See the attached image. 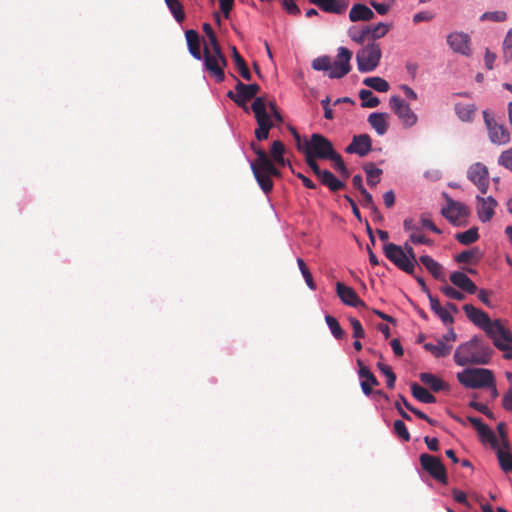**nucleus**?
<instances>
[{"instance_id": "f257e3e1", "label": "nucleus", "mask_w": 512, "mask_h": 512, "mask_svg": "<svg viewBox=\"0 0 512 512\" xmlns=\"http://www.w3.org/2000/svg\"><path fill=\"white\" fill-rule=\"evenodd\" d=\"M492 355L493 349L489 343L482 336L475 335L456 348L453 358L458 366L487 365Z\"/></svg>"}, {"instance_id": "f03ea898", "label": "nucleus", "mask_w": 512, "mask_h": 512, "mask_svg": "<svg viewBox=\"0 0 512 512\" xmlns=\"http://www.w3.org/2000/svg\"><path fill=\"white\" fill-rule=\"evenodd\" d=\"M268 107L271 114L266 110V101L263 97L255 98L251 105L258 126L254 132L255 138L258 141L266 140L269 136L270 129L275 123L280 124L283 122V117L277 109L276 103L270 101Z\"/></svg>"}, {"instance_id": "7ed1b4c3", "label": "nucleus", "mask_w": 512, "mask_h": 512, "mask_svg": "<svg viewBox=\"0 0 512 512\" xmlns=\"http://www.w3.org/2000/svg\"><path fill=\"white\" fill-rule=\"evenodd\" d=\"M251 149L256 154L257 158L251 162V170L254 177L264 193L268 194L273 189V181L271 177H280L281 172L269 158L265 150L252 142Z\"/></svg>"}, {"instance_id": "20e7f679", "label": "nucleus", "mask_w": 512, "mask_h": 512, "mask_svg": "<svg viewBox=\"0 0 512 512\" xmlns=\"http://www.w3.org/2000/svg\"><path fill=\"white\" fill-rule=\"evenodd\" d=\"M463 310L467 318L482 329L490 339L495 338V335H501L505 341L512 342V333L502 324L501 320H491L486 312L472 304H465Z\"/></svg>"}, {"instance_id": "39448f33", "label": "nucleus", "mask_w": 512, "mask_h": 512, "mask_svg": "<svg viewBox=\"0 0 512 512\" xmlns=\"http://www.w3.org/2000/svg\"><path fill=\"white\" fill-rule=\"evenodd\" d=\"M457 380L465 388L481 389L494 385V374L485 368H466L457 373Z\"/></svg>"}, {"instance_id": "423d86ee", "label": "nucleus", "mask_w": 512, "mask_h": 512, "mask_svg": "<svg viewBox=\"0 0 512 512\" xmlns=\"http://www.w3.org/2000/svg\"><path fill=\"white\" fill-rule=\"evenodd\" d=\"M205 71L215 78L217 82H223L225 79L224 69L228 62L223 52H211L208 44H204L202 59Z\"/></svg>"}, {"instance_id": "0eeeda50", "label": "nucleus", "mask_w": 512, "mask_h": 512, "mask_svg": "<svg viewBox=\"0 0 512 512\" xmlns=\"http://www.w3.org/2000/svg\"><path fill=\"white\" fill-rule=\"evenodd\" d=\"M382 51L380 44L376 42L368 43L356 54L357 68L361 73L374 71L381 60Z\"/></svg>"}, {"instance_id": "6e6552de", "label": "nucleus", "mask_w": 512, "mask_h": 512, "mask_svg": "<svg viewBox=\"0 0 512 512\" xmlns=\"http://www.w3.org/2000/svg\"><path fill=\"white\" fill-rule=\"evenodd\" d=\"M334 151L333 145L328 138L321 134L314 133L311 135L309 141H304L302 153L309 152L310 155L318 157L319 159L328 160Z\"/></svg>"}, {"instance_id": "1a4fd4ad", "label": "nucleus", "mask_w": 512, "mask_h": 512, "mask_svg": "<svg viewBox=\"0 0 512 512\" xmlns=\"http://www.w3.org/2000/svg\"><path fill=\"white\" fill-rule=\"evenodd\" d=\"M419 462L422 469L433 479L442 484L448 483L447 471L440 458L427 453H422L419 457Z\"/></svg>"}, {"instance_id": "9d476101", "label": "nucleus", "mask_w": 512, "mask_h": 512, "mask_svg": "<svg viewBox=\"0 0 512 512\" xmlns=\"http://www.w3.org/2000/svg\"><path fill=\"white\" fill-rule=\"evenodd\" d=\"M383 251L386 258H388L398 269L409 275H414V264L409 261L407 254L401 246L394 243H387L384 245Z\"/></svg>"}, {"instance_id": "9b49d317", "label": "nucleus", "mask_w": 512, "mask_h": 512, "mask_svg": "<svg viewBox=\"0 0 512 512\" xmlns=\"http://www.w3.org/2000/svg\"><path fill=\"white\" fill-rule=\"evenodd\" d=\"M260 91V86L256 83L244 84L241 81H237L235 86V92L228 91L227 97L233 100L239 107H242L245 111H248L246 103L253 98Z\"/></svg>"}, {"instance_id": "f8f14e48", "label": "nucleus", "mask_w": 512, "mask_h": 512, "mask_svg": "<svg viewBox=\"0 0 512 512\" xmlns=\"http://www.w3.org/2000/svg\"><path fill=\"white\" fill-rule=\"evenodd\" d=\"M485 125L488 129L489 139L497 145H505L510 141V133L504 125L498 124L488 111L483 112Z\"/></svg>"}, {"instance_id": "ddd939ff", "label": "nucleus", "mask_w": 512, "mask_h": 512, "mask_svg": "<svg viewBox=\"0 0 512 512\" xmlns=\"http://www.w3.org/2000/svg\"><path fill=\"white\" fill-rule=\"evenodd\" d=\"M391 110L398 116L405 127H412L417 122V115L399 96H392L389 101Z\"/></svg>"}, {"instance_id": "4468645a", "label": "nucleus", "mask_w": 512, "mask_h": 512, "mask_svg": "<svg viewBox=\"0 0 512 512\" xmlns=\"http://www.w3.org/2000/svg\"><path fill=\"white\" fill-rule=\"evenodd\" d=\"M352 52L346 47H339L337 59L332 62V68L329 72L331 79H340L347 75L351 70L350 60Z\"/></svg>"}, {"instance_id": "2eb2a0df", "label": "nucleus", "mask_w": 512, "mask_h": 512, "mask_svg": "<svg viewBox=\"0 0 512 512\" xmlns=\"http://www.w3.org/2000/svg\"><path fill=\"white\" fill-rule=\"evenodd\" d=\"M468 179L473 182L482 194H486L489 188V172L482 163L472 164L467 171Z\"/></svg>"}, {"instance_id": "dca6fc26", "label": "nucleus", "mask_w": 512, "mask_h": 512, "mask_svg": "<svg viewBox=\"0 0 512 512\" xmlns=\"http://www.w3.org/2000/svg\"><path fill=\"white\" fill-rule=\"evenodd\" d=\"M468 214L469 209L466 205L453 200H449L447 207L442 209V215L455 226L462 225Z\"/></svg>"}, {"instance_id": "f3484780", "label": "nucleus", "mask_w": 512, "mask_h": 512, "mask_svg": "<svg viewBox=\"0 0 512 512\" xmlns=\"http://www.w3.org/2000/svg\"><path fill=\"white\" fill-rule=\"evenodd\" d=\"M447 44L450 48L458 54L464 56L471 55L470 37L463 32H453L447 36Z\"/></svg>"}, {"instance_id": "a211bd4d", "label": "nucleus", "mask_w": 512, "mask_h": 512, "mask_svg": "<svg viewBox=\"0 0 512 512\" xmlns=\"http://www.w3.org/2000/svg\"><path fill=\"white\" fill-rule=\"evenodd\" d=\"M372 149V140L368 134L355 135L351 143L345 148L349 154H357L360 157L366 156Z\"/></svg>"}, {"instance_id": "6ab92c4d", "label": "nucleus", "mask_w": 512, "mask_h": 512, "mask_svg": "<svg viewBox=\"0 0 512 512\" xmlns=\"http://www.w3.org/2000/svg\"><path fill=\"white\" fill-rule=\"evenodd\" d=\"M336 292L341 301L351 307H366L365 303L360 299L355 290L341 282L336 284Z\"/></svg>"}, {"instance_id": "aec40b11", "label": "nucleus", "mask_w": 512, "mask_h": 512, "mask_svg": "<svg viewBox=\"0 0 512 512\" xmlns=\"http://www.w3.org/2000/svg\"><path fill=\"white\" fill-rule=\"evenodd\" d=\"M477 215L482 222L490 221L494 216V210L497 206V201L492 197L488 196L486 198L477 196Z\"/></svg>"}, {"instance_id": "412c9836", "label": "nucleus", "mask_w": 512, "mask_h": 512, "mask_svg": "<svg viewBox=\"0 0 512 512\" xmlns=\"http://www.w3.org/2000/svg\"><path fill=\"white\" fill-rule=\"evenodd\" d=\"M357 364L359 366V377L364 379L361 381V389L366 396H369L373 393L372 386H378L379 382L361 360L358 359Z\"/></svg>"}, {"instance_id": "4be33fe9", "label": "nucleus", "mask_w": 512, "mask_h": 512, "mask_svg": "<svg viewBox=\"0 0 512 512\" xmlns=\"http://www.w3.org/2000/svg\"><path fill=\"white\" fill-rule=\"evenodd\" d=\"M326 13L342 14L349 6L348 0H310Z\"/></svg>"}, {"instance_id": "5701e85b", "label": "nucleus", "mask_w": 512, "mask_h": 512, "mask_svg": "<svg viewBox=\"0 0 512 512\" xmlns=\"http://www.w3.org/2000/svg\"><path fill=\"white\" fill-rule=\"evenodd\" d=\"M451 283L468 294H474L478 291L475 283L463 272L455 271L449 277Z\"/></svg>"}, {"instance_id": "b1692460", "label": "nucleus", "mask_w": 512, "mask_h": 512, "mask_svg": "<svg viewBox=\"0 0 512 512\" xmlns=\"http://www.w3.org/2000/svg\"><path fill=\"white\" fill-rule=\"evenodd\" d=\"M419 261L427 269V271L437 280L446 283V277L443 266L429 255H422Z\"/></svg>"}, {"instance_id": "393cba45", "label": "nucleus", "mask_w": 512, "mask_h": 512, "mask_svg": "<svg viewBox=\"0 0 512 512\" xmlns=\"http://www.w3.org/2000/svg\"><path fill=\"white\" fill-rule=\"evenodd\" d=\"M374 17V12L362 3L354 4L349 12V19L351 22L370 21Z\"/></svg>"}, {"instance_id": "a878e982", "label": "nucleus", "mask_w": 512, "mask_h": 512, "mask_svg": "<svg viewBox=\"0 0 512 512\" xmlns=\"http://www.w3.org/2000/svg\"><path fill=\"white\" fill-rule=\"evenodd\" d=\"M185 37L190 54L195 59L201 60L203 53L201 52L199 34L195 30L190 29L185 32Z\"/></svg>"}, {"instance_id": "bb28decb", "label": "nucleus", "mask_w": 512, "mask_h": 512, "mask_svg": "<svg viewBox=\"0 0 512 512\" xmlns=\"http://www.w3.org/2000/svg\"><path fill=\"white\" fill-rule=\"evenodd\" d=\"M423 347L436 358L446 357L451 353L452 350V345L444 343L443 340L439 339H437L435 343H425Z\"/></svg>"}, {"instance_id": "cd10ccee", "label": "nucleus", "mask_w": 512, "mask_h": 512, "mask_svg": "<svg viewBox=\"0 0 512 512\" xmlns=\"http://www.w3.org/2000/svg\"><path fill=\"white\" fill-rule=\"evenodd\" d=\"M431 310L442 320L444 324H452L454 319L446 308H443L439 300L431 293H428Z\"/></svg>"}, {"instance_id": "c85d7f7f", "label": "nucleus", "mask_w": 512, "mask_h": 512, "mask_svg": "<svg viewBox=\"0 0 512 512\" xmlns=\"http://www.w3.org/2000/svg\"><path fill=\"white\" fill-rule=\"evenodd\" d=\"M388 115L386 113H372L368 122L378 135H384L388 130Z\"/></svg>"}, {"instance_id": "c756f323", "label": "nucleus", "mask_w": 512, "mask_h": 512, "mask_svg": "<svg viewBox=\"0 0 512 512\" xmlns=\"http://www.w3.org/2000/svg\"><path fill=\"white\" fill-rule=\"evenodd\" d=\"M419 377H420V380L424 384L428 385L434 392L443 391V390L447 389V387H448V385L443 380H441L440 378H438L437 376H435L432 373L424 372V373H421L419 375Z\"/></svg>"}, {"instance_id": "7c9ffc66", "label": "nucleus", "mask_w": 512, "mask_h": 512, "mask_svg": "<svg viewBox=\"0 0 512 512\" xmlns=\"http://www.w3.org/2000/svg\"><path fill=\"white\" fill-rule=\"evenodd\" d=\"M317 178L322 185L327 186L332 192H336L345 186L343 182L337 179L334 174L328 170H324Z\"/></svg>"}, {"instance_id": "2f4dec72", "label": "nucleus", "mask_w": 512, "mask_h": 512, "mask_svg": "<svg viewBox=\"0 0 512 512\" xmlns=\"http://www.w3.org/2000/svg\"><path fill=\"white\" fill-rule=\"evenodd\" d=\"M411 392L412 395L422 403L430 404L436 402L435 396L417 383L411 384Z\"/></svg>"}, {"instance_id": "473e14b6", "label": "nucleus", "mask_w": 512, "mask_h": 512, "mask_svg": "<svg viewBox=\"0 0 512 512\" xmlns=\"http://www.w3.org/2000/svg\"><path fill=\"white\" fill-rule=\"evenodd\" d=\"M232 58L235 62V65H236L240 75L247 81L251 80L250 70H249L244 58L239 54V52L235 46L232 47Z\"/></svg>"}, {"instance_id": "72a5a7b5", "label": "nucleus", "mask_w": 512, "mask_h": 512, "mask_svg": "<svg viewBox=\"0 0 512 512\" xmlns=\"http://www.w3.org/2000/svg\"><path fill=\"white\" fill-rule=\"evenodd\" d=\"M476 107L473 104H456L455 112L461 121H471L475 115Z\"/></svg>"}, {"instance_id": "f704fd0d", "label": "nucleus", "mask_w": 512, "mask_h": 512, "mask_svg": "<svg viewBox=\"0 0 512 512\" xmlns=\"http://www.w3.org/2000/svg\"><path fill=\"white\" fill-rule=\"evenodd\" d=\"M363 84L378 92H387L390 88L389 83L385 79L378 76L365 78L363 80Z\"/></svg>"}, {"instance_id": "c9c22d12", "label": "nucleus", "mask_w": 512, "mask_h": 512, "mask_svg": "<svg viewBox=\"0 0 512 512\" xmlns=\"http://www.w3.org/2000/svg\"><path fill=\"white\" fill-rule=\"evenodd\" d=\"M366 175H367V183L370 186H375L380 182V176L383 171L377 168L373 163H367L363 167Z\"/></svg>"}, {"instance_id": "e433bc0d", "label": "nucleus", "mask_w": 512, "mask_h": 512, "mask_svg": "<svg viewBox=\"0 0 512 512\" xmlns=\"http://www.w3.org/2000/svg\"><path fill=\"white\" fill-rule=\"evenodd\" d=\"M391 24L380 22L376 25H367L372 42L384 37L391 29Z\"/></svg>"}, {"instance_id": "4c0bfd02", "label": "nucleus", "mask_w": 512, "mask_h": 512, "mask_svg": "<svg viewBox=\"0 0 512 512\" xmlns=\"http://www.w3.org/2000/svg\"><path fill=\"white\" fill-rule=\"evenodd\" d=\"M495 450L501 469L506 473L512 472V454L509 451H504L499 446Z\"/></svg>"}, {"instance_id": "58836bf2", "label": "nucleus", "mask_w": 512, "mask_h": 512, "mask_svg": "<svg viewBox=\"0 0 512 512\" xmlns=\"http://www.w3.org/2000/svg\"><path fill=\"white\" fill-rule=\"evenodd\" d=\"M491 340L498 350L504 352V359L512 360V345H510L512 342L505 341L501 335H495V338H492Z\"/></svg>"}, {"instance_id": "ea45409f", "label": "nucleus", "mask_w": 512, "mask_h": 512, "mask_svg": "<svg viewBox=\"0 0 512 512\" xmlns=\"http://www.w3.org/2000/svg\"><path fill=\"white\" fill-rule=\"evenodd\" d=\"M455 238L463 245H470L479 239L478 229L472 227L465 232L457 233Z\"/></svg>"}, {"instance_id": "a19ab883", "label": "nucleus", "mask_w": 512, "mask_h": 512, "mask_svg": "<svg viewBox=\"0 0 512 512\" xmlns=\"http://www.w3.org/2000/svg\"><path fill=\"white\" fill-rule=\"evenodd\" d=\"M167 7L178 23H182L185 19L183 5L179 0H165Z\"/></svg>"}, {"instance_id": "79ce46f5", "label": "nucleus", "mask_w": 512, "mask_h": 512, "mask_svg": "<svg viewBox=\"0 0 512 512\" xmlns=\"http://www.w3.org/2000/svg\"><path fill=\"white\" fill-rule=\"evenodd\" d=\"M477 432L482 442L489 443L493 449L499 446L495 433L486 424Z\"/></svg>"}, {"instance_id": "37998d69", "label": "nucleus", "mask_w": 512, "mask_h": 512, "mask_svg": "<svg viewBox=\"0 0 512 512\" xmlns=\"http://www.w3.org/2000/svg\"><path fill=\"white\" fill-rule=\"evenodd\" d=\"M359 98L362 101V107L375 108L380 104L379 98L374 96L373 93L367 89L359 91Z\"/></svg>"}, {"instance_id": "c03bdc74", "label": "nucleus", "mask_w": 512, "mask_h": 512, "mask_svg": "<svg viewBox=\"0 0 512 512\" xmlns=\"http://www.w3.org/2000/svg\"><path fill=\"white\" fill-rule=\"evenodd\" d=\"M325 321L332 333V335L336 338V339H342L344 337V331L343 329L341 328L338 320L331 316V315H326L325 316Z\"/></svg>"}, {"instance_id": "a18cd8bd", "label": "nucleus", "mask_w": 512, "mask_h": 512, "mask_svg": "<svg viewBox=\"0 0 512 512\" xmlns=\"http://www.w3.org/2000/svg\"><path fill=\"white\" fill-rule=\"evenodd\" d=\"M328 160H331L333 161L334 163V168L344 177V178H348L349 175H350V172L349 170L347 169L341 155L339 153H337L336 151L333 152V154L331 155V157L328 158Z\"/></svg>"}, {"instance_id": "49530a36", "label": "nucleus", "mask_w": 512, "mask_h": 512, "mask_svg": "<svg viewBox=\"0 0 512 512\" xmlns=\"http://www.w3.org/2000/svg\"><path fill=\"white\" fill-rule=\"evenodd\" d=\"M440 291L446 297L453 299V300L462 301L465 299V294L463 293V291H459V290L455 289L454 287L448 285L447 282L444 283V285H442L440 287Z\"/></svg>"}, {"instance_id": "de8ad7c7", "label": "nucleus", "mask_w": 512, "mask_h": 512, "mask_svg": "<svg viewBox=\"0 0 512 512\" xmlns=\"http://www.w3.org/2000/svg\"><path fill=\"white\" fill-rule=\"evenodd\" d=\"M297 264L299 266V269L301 271V274L307 284V286L311 289V290H315L316 289V284L313 280V277H312V274L311 272L309 271L308 267L306 266L305 262L303 261L302 258H298L297 259Z\"/></svg>"}, {"instance_id": "09e8293b", "label": "nucleus", "mask_w": 512, "mask_h": 512, "mask_svg": "<svg viewBox=\"0 0 512 512\" xmlns=\"http://www.w3.org/2000/svg\"><path fill=\"white\" fill-rule=\"evenodd\" d=\"M312 68L316 71H329L332 68V60L329 56H322L312 61Z\"/></svg>"}, {"instance_id": "8fccbe9b", "label": "nucleus", "mask_w": 512, "mask_h": 512, "mask_svg": "<svg viewBox=\"0 0 512 512\" xmlns=\"http://www.w3.org/2000/svg\"><path fill=\"white\" fill-rule=\"evenodd\" d=\"M507 19L505 11H489L481 15V21L504 22Z\"/></svg>"}, {"instance_id": "3c124183", "label": "nucleus", "mask_w": 512, "mask_h": 512, "mask_svg": "<svg viewBox=\"0 0 512 512\" xmlns=\"http://www.w3.org/2000/svg\"><path fill=\"white\" fill-rule=\"evenodd\" d=\"M395 434L401 438L403 441L408 442L410 440V433L405 425V423L401 420H395L393 424Z\"/></svg>"}, {"instance_id": "603ef678", "label": "nucleus", "mask_w": 512, "mask_h": 512, "mask_svg": "<svg viewBox=\"0 0 512 512\" xmlns=\"http://www.w3.org/2000/svg\"><path fill=\"white\" fill-rule=\"evenodd\" d=\"M503 57L506 61L512 60V28L507 32L503 41Z\"/></svg>"}, {"instance_id": "864d4df0", "label": "nucleus", "mask_w": 512, "mask_h": 512, "mask_svg": "<svg viewBox=\"0 0 512 512\" xmlns=\"http://www.w3.org/2000/svg\"><path fill=\"white\" fill-rule=\"evenodd\" d=\"M408 241H410L411 243L416 244V245L417 244H423V245H427V246L434 245V241L432 239L426 237L425 235L421 234L420 232L419 233H416V232L410 233Z\"/></svg>"}, {"instance_id": "5fc2aeb1", "label": "nucleus", "mask_w": 512, "mask_h": 512, "mask_svg": "<svg viewBox=\"0 0 512 512\" xmlns=\"http://www.w3.org/2000/svg\"><path fill=\"white\" fill-rule=\"evenodd\" d=\"M498 163L512 172V147L501 153Z\"/></svg>"}, {"instance_id": "6e6d98bb", "label": "nucleus", "mask_w": 512, "mask_h": 512, "mask_svg": "<svg viewBox=\"0 0 512 512\" xmlns=\"http://www.w3.org/2000/svg\"><path fill=\"white\" fill-rule=\"evenodd\" d=\"M285 153V146L280 140H275L272 142L271 149H270V155L272 160H276L280 156L284 155Z\"/></svg>"}, {"instance_id": "4d7b16f0", "label": "nucleus", "mask_w": 512, "mask_h": 512, "mask_svg": "<svg viewBox=\"0 0 512 512\" xmlns=\"http://www.w3.org/2000/svg\"><path fill=\"white\" fill-rule=\"evenodd\" d=\"M349 322L352 326V329H353V337L355 339H361V338H364L365 337V332H364V329L362 327V324L361 322L354 318V317H350L349 318Z\"/></svg>"}, {"instance_id": "13d9d810", "label": "nucleus", "mask_w": 512, "mask_h": 512, "mask_svg": "<svg viewBox=\"0 0 512 512\" xmlns=\"http://www.w3.org/2000/svg\"><path fill=\"white\" fill-rule=\"evenodd\" d=\"M305 155V161L310 169L313 171L316 177H319L324 170H321L315 156L310 155L309 152L303 153Z\"/></svg>"}, {"instance_id": "bf43d9fd", "label": "nucleus", "mask_w": 512, "mask_h": 512, "mask_svg": "<svg viewBox=\"0 0 512 512\" xmlns=\"http://www.w3.org/2000/svg\"><path fill=\"white\" fill-rule=\"evenodd\" d=\"M351 39L358 44H363L368 38H370L369 29L365 26L359 32L350 33Z\"/></svg>"}, {"instance_id": "052dcab7", "label": "nucleus", "mask_w": 512, "mask_h": 512, "mask_svg": "<svg viewBox=\"0 0 512 512\" xmlns=\"http://www.w3.org/2000/svg\"><path fill=\"white\" fill-rule=\"evenodd\" d=\"M507 378L511 382V387L503 396V407L507 411H512V373H507Z\"/></svg>"}, {"instance_id": "680f3d73", "label": "nucleus", "mask_w": 512, "mask_h": 512, "mask_svg": "<svg viewBox=\"0 0 512 512\" xmlns=\"http://www.w3.org/2000/svg\"><path fill=\"white\" fill-rule=\"evenodd\" d=\"M361 195H362V200H361L362 206L371 211H376V205L373 201L372 195L366 189H363Z\"/></svg>"}, {"instance_id": "e2e57ef3", "label": "nucleus", "mask_w": 512, "mask_h": 512, "mask_svg": "<svg viewBox=\"0 0 512 512\" xmlns=\"http://www.w3.org/2000/svg\"><path fill=\"white\" fill-rule=\"evenodd\" d=\"M469 406L472 407L473 409L483 413L484 415H486L490 419H494L495 418L494 417V413L483 403L476 402V401H471Z\"/></svg>"}, {"instance_id": "0e129e2a", "label": "nucleus", "mask_w": 512, "mask_h": 512, "mask_svg": "<svg viewBox=\"0 0 512 512\" xmlns=\"http://www.w3.org/2000/svg\"><path fill=\"white\" fill-rule=\"evenodd\" d=\"M282 6L288 14H291V15L300 14V9L296 5L294 0H282Z\"/></svg>"}, {"instance_id": "69168bd1", "label": "nucleus", "mask_w": 512, "mask_h": 512, "mask_svg": "<svg viewBox=\"0 0 512 512\" xmlns=\"http://www.w3.org/2000/svg\"><path fill=\"white\" fill-rule=\"evenodd\" d=\"M369 4L375 9V11L380 15H386L390 9L391 4L388 3H379L375 0H371Z\"/></svg>"}, {"instance_id": "338daca9", "label": "nucleus", "mask_w": 512, "mask_h": 512, "mask_svg": "<svg viewBox=\"0 0 512 512\" xmlns=\"http://www.w3.org/2000/svg\"><path fill=\"white\" fill-rule=\"evenodd\" d=\"M420 222L422 224V227L423 228H426L436 234H441L442 231L441 229H439L431 219H429L428 217H426L425 215H421L420 217Z\"/></svg>"}, {"instance_id": "774afa93", "label": "nucleus", "mask_w": 512, "mask_h": 512, "mask_svg": "<svg viewBox=\"0 0 512 512\" xmlns=\"http://www.w3.org/2000/svg\"><path fill=\"white\" fill-rule=\"evenodd\" d=\"M400 400L402 402V404L406 407V409H408L409 411H411L413 414H415L418 418L420 419H427V416L425 413H423L422 411L416 409L415 407H413L408 401L407 399L400 395Z\"/></svg>"}]
</instances>
